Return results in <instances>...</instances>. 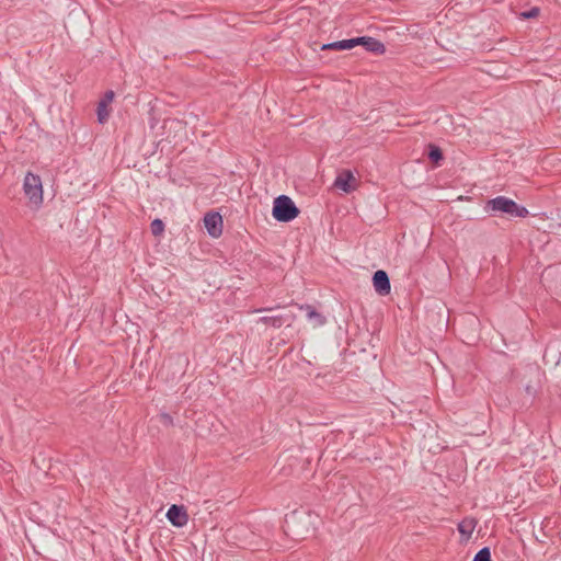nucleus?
<instances>
[{
	"label": "nucleus",
	"instance_id": "obj_1",
	"mask_svg": "<svg viewBox=\"0 0 561 561\" xmlns=\"http://www.w3.org/2000/svg\"><path fill=\"white\" fill-rule=\"evenodd\" d=\"M484 209L492 215L499 213L518 218H525L529 214L526 207L518 205L515 201L506 196H497L495 198L489 199Z\"/></svg>",
	"mask_w": 561,
	"mask_h": 561
},
{
	"label": "nucleus",
	"instance_id": "obj_14",
	"mask_svg": "<svg viewBox=\"0 0 561 561\" xmlns=\"http://www.w3.org/2000/svg\"><path fill=\"white\" fill-rule=\"evenodd\" d=\"M98 122L100 124H105L110 117L108 105L104 102H99L96 107Z\"/></svg>",
	"mask_w": 561,
	"mask_h": 561
},
{
	"label": "nucleus",
	"instance_id": "obj_15",
	"mask_svg": "<svg viewBox=\"0 0 561 561\" xmlns=\"http://www.w3.org/2000/svg\"><path fill=\"white\" fill-rule=\"evenodd\" d=\"M150 229L154 237L160 236L164 231V222L159 218L153 219L150 224Z\"/></svg>",
	"mask_w": 561,
	"mask_h": 561
},
{
	"label": "nucleus",
	"instance_id": "obj_17",
	"mask_svg": "<svg viewBox=\"0 0 561 561\" xmlns=\"http://www.w3.org/2000/svg\"><path fill=\"white\" fill-rule=\"evenodd\" d=\"M539 12H540L539 8L534 7L530 10L523 12L522 16L524 19H534V18H537L539 15Z\"/></svg>",
	"mask_w": 561,
	"mask_h": 561
},
{
	"label": "nucleus",
	"instance_id": "obj_19",
	"mask_svg": "<svg viewBox=\"0 0 561 561\" xmlns=\"http://www.w3.org/2000/svg\"><path fill=\"white\" fill-rule=\"evenodd\" d=\"M114 95H115L114 92L112 90H108L104 93L103 98L100 101L110 105L111 102L114 100Z\"/></svg>",
	"mask_w": 561,
	"mask_h": 561
},
{
	"label": "nucleus",
	"instance_id": "obj_16",
	"mask_svg": "<svg viewBox=\"0 0 561 561\" xmlns=\"http://www.w3.org/2000/svg\"><path fill=\"white\" fill-rule=\"evenodd\" d=\"M472 561H492L491 559V551L489 547H484L480 549Z\"/></svg>",
	"mask_w": 561,
	"mask_h": 561
},
{
	"label": "nucleus",
	"instance_id": "obj_18",
	"mask_svg": "<svg viewBox=\"0 0 561 561\" xmlns=\"http://www.w3.org/2000/svg\"><path fill=\"white\" fill-rule=\"evenodd\" d=\"M160 422L165 426L173 425V417L169 413H161L159 415Z\"/></svg>",
	"mask_w": 561,
	"mask_h": 561
},
{
	"label": "nucleus",
	"instance_id": "obj_6",
	"mask_svg": "<svg viewBox=\"0 0 561 561\" xmlns=\"http://www.w3.org/2000/svg\"><path fill=\"white\" fill-rule=\"evenodd\" d=\"M167 518L175 527H183L187 524L188 515L183 506L173 504L167 512Z\"/></svg>",
	"mask_w": 561,
	"mask_h": 561
},
{
	"label": "nucleus",
	"instance_id": "obj_2",
	"mask_svg": "<svg viewBox=\"0 0 561 561\" xmlns=\"http://www.w3.org/2000/svg\"><path fill=\"white\" fill-rule=\"evenodd\" d=\"M300 210L287 195L274 199L272 215L279 222H289L298 217Z\"/></svg>",
	"mask_w": 561,
	"mask_h": 561
},
{
	"label": "nucleus",
	"instance_id": "obj_10",
	"mask_svg": "<svg viewBox=\"0 0 561 561\" xmlns=\"http://www.w3.org/2000/svg\"><path fill=\"white\" fill-rule=\"evenodd\" d=\"M357 46V42L354 38L336 41L333 43L322 45V50H348Z\"/></svg>",
	"mask_w": 561,
	"mask_h": 561
},
{
	"label": "nucleus",
	"instance_id": "obj_7",
	"mask_svg": "<svg viewBox=\"0 0 561 561\" xmlns=\"http://www.w3.org/2000/svg\"><path fill=\"white\" fill-rule=\"evenodd\" d=\"M357 42V46H363L367 51L374 53L376 55H382L386 51V47L383 43L379 39L370 36H360L355 37Z\"/></svg>",
	"mask_w": 561,
	"mask_h": 561
},
{
	"label": "nucleus",
	"instance_id": "obj_4",
	"mask_svg": "<svg viewBox=\"0 0 561 561\" xmlns=\"http://www.w3.org/2000/svg\"><path fill=\"white\" fill-rule=\"evenodd\" d=\"M204 225L209 233L214 238H218L222 233V217L217 211H209L204 217Z\"/></svg>",
	"mask_w": 561,
	"mask_h": 561
},
{
	"label": "nucleus",
	"instance_id": "obj_8",
	"mask_svg": "<svg viewBox=\"0 0 561 561\" xmlns=\"http://www.w3.org/2000/svg\"><path fill=\"white\" fill-rule=\"evenodd\" d=\"M294 319L295 314L288 311L277 316L262 317L260 321L273 328H280L283 324L290 325Z\"/></svg>",
	"mask_w": 561,
	"mask_h": 561
},
{
	"label": "nucleus",
	"instance_id": "obj_12",
	"mask_svg": "<svg viewBox=\"0 0 561 561\" xmlns=\"http://www.w3.org/2000/svg\"><path fill=\"white\" fill-rule=\"evenodd\" d=\"M477 522L473 518H463L458 524V531L466 538L469 539L476 528Z\"/></svg>",
	"mask_w": 561,
	"mask_h": 561
},
{
	"label": "nucleus",
	"instance_id": "obj_13",
	"mask_svg": "<svg viewBox=\"0 0 561 561\" xmlns=\"http://www.w3.org/2000/svg\"><path fill=\"white\" fill-rule=\"evenodd\" d=\"M427 149L428 159L435 164H439V162L444 159L442 149L434 144H428Z\"/></svg>",
	"mask_w": 561,
	"mask_h": 561
},
{
	"label": "nucleus",
	"instance_id": "obj_11",
	"mask_svg": "<svg viewBox=\"0 0 561 561\" xmlns=\"http://www.w3.org/2000/svg\"><path fill=\"white\" fill-rule=\"evenodd\" d=\"M299 309L306 311V316H307L308 320L312 321L314 327H321L327 322L325 317L322 316L320 312H318L310 305L299 306Z\"/></svg>",
	"mask_w": 561,
	"mask_h": 561
},
{
	"label": "nucleus",
	"instance_id": "obj_9",
	"mask_svg": "<svg viewBox=\"0 0 561 561\" xmlns=\"http://www.w3.org/2000/svg\"><path fill=\"white\" fill-rule=\"evenodd\" d=\"M354 181L355 178L353 173L350 170H343L337 174L334 181V185L345 193H351L354 190V186H352L351 182Z\"/></svg>",
	"mask_w": 561,
	"mask_h": 561
},
{
	"label": "nucleus",
	"instance_id": "obj_5",
	"mask_svg": "<svg viewBox=\"0 0 561 561\" xmlns=\"http://www.w3.org/2000/svg\"><path fill=\"white\" fill-rule=\"evenodd\" d=\"M373 285L377 294L380 296H386L390 294L391 286L390 279L383 270H378L373 275Z\"/></svg>",
	"mask_w": 561,
	"mask_h": 561
},
{
	"label": "nucleus",
	"instance_id": "obj_3",
	"mask_svg": "<svg viewBox=\"0 0 561 561\" xmlns=\"http://www.w3.org/2000/svg\"><path fill=\"white\" fill-rule=\"evenodd\" d=\"M23 190L30 202L38 207L43 203V186L38 175L27 172L24 178Z\"/></svg>",
	"mask_w": 561,
	"mask_h": 561
}]
</instances>
